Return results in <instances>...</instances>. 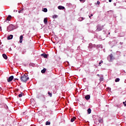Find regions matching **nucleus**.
Segmentation results:
<instances>
[{"instance_id":"nucleus-10","label":"nucleus","mask_w":126,"mask_h":126,"mask_svg":"<svg viewBox=\"0 0 126 126\" xmlns=\"http://www.w3.org/2000/svg\"><path fill=\"white\" fill-rule=\"evenodd\" d=\"M13 38V35H10V36H7L8 40H11Z\"/></svg>"},{"instance_id":"nucleus-19","label":"nucleus","mask_w":126,"mask_h":126,"mask_svg":"<svg viewBox=\"0 0 126 126\" xmlns=\"http://www.w3.org/2000/svg\"><path fill=\"white\" fill-rule=\"evenodd\" d=\"M52 18L55 19V18H58V15H54L53 16Z\"/></svg>"},{"instance_id":"nucleus-20","label":"nucleus","mask_w":126,"mask_h":126,"mask_svg":"<svg viewBox=\"0 0 126 126\" xmlns=\"http://www.w3.org/2000/svg\"><path fill=\"white\" fill-rule=\"evenodd\" d=\"M120 81V78H117L115 79V82H119Z\"/></svg>"},{"instance_id":"nucleus-1","label":"nucleus","mask_w":126,"mask_h":126,"mask_svg":"<svg viewBox=\"0 0 126 126\" xmlns=\"http://www.w3.org/2000/svg\"><path fill=\"white\" fill-rule=\"evenodd\" d=\"M20 79L22 82H26V81L29 79V77H27L26 75L24 74L21 76Z\"/></svg>"},{"instance_id":"nucleus-11","label":"nucleus","mask_w":126,"mask_h":126,"mask_svg":"<svg viewBox=\"0 0 126 126\" xmlns=\"http://www.w3.org/2000/svg\"><path fill=\"white\" fill-rule=\"evenodd\" d=\"M11 19V15H9L6 19V20L7 21L8 20V21H10V19Z\"/></svg>"},{"instance_id":"nucleus-26","label":"nucleus","mask_w":126,"mask_h":126,"mask_svg":"<svg viewBox=\"0 0 126 126\" xmlns=\"http://www.w3.org/2000/svg\"><path fill=\"white\" fill-rule=\"evenodd\" d=\"M80 2H85L86 0H79Z\"/></svg>"},{"instance_id":"nucleus-16","label":"nucleus","mask_w":126,"mask_h":126,"mask_svg":"<svg viewBox=\"0 0 126 126\" xmlns=\"http://www.w3.org/2000/svg\"><path fill=\"white\" fill-rule=\"evenodd\" d=\"M23 95H24V94H23V93H21V94H19L18 96L20 98V97H22V96H23Z\"/></svg>"},{"instance_id":"nucleus-14","label":"nucleus","mask_w":126,"mask_h":126,"mask_svg":"<svg viewBox=\"0 0 126 126\" xmlns=\"http://www.w3.org/2000/svg\"><path fill=\"white\" fill-rule=\"evenodd\" d=\"M46 68H44L42 70H41V73H45L46 72Z\"/></svg>"},{"instance_id":"nucleus-2","label":"nucleus","mask_w":126,"mask_h":126,"mask_svg":"<svg viewBox=\"0 0 126 126\" xmlns=\"http://www.w3.org/2000/svg\"><path fill=\"white\" fill-rule=\"evenodd\" d=\"M104 27V26H100V25H97L96 26V31L97 32H99V31H102L103 30V28Z\"/></svg>"},{"instance_id":"nucleus-6","label":"nucleus","mask_w":126,"mask_h":126,"mask_svg":"<svg viewBox=\"0 0 126 126\" xmlns=\"http://www.w3.org/2000/svg\"><path fill=\"white\" fill-rule=\"evenodd\" d=\"M58 9L60 10L64 9V7L63 6L60 5L58 6Z\"/></svg>"},{"instance_id":"nucleus-31","label":"nucleus","mask_w":126,"mask_h":126,"mask_svg":"<svg viewBox=\"0 0 126 126\" xmlns=\"http://www.w3.org/2000/svg\"><path fill=\"white\" fill-rule=\"evenodd\" d=\"M15 80H18V79H17V78L14 79V81H15Z\"/></svg>"},{"instance_id":"nucleus-29","label":"nucleus","mask_w":126,"mask_h":126,"mask_svg":"<svg viewBox=\"0 0 126 126\" xmlns=\"http://www.w3.org/2000/svg\"><path fill=\"white\" fill-rule=\"evenodd\" d=\"M123 104H124V106H126V100L125 102H123Z\"/></svg>"},{"instance_id":"nucleus-3","label":"nucleus","mask_w":126,"mask_h":126,"mask_svg":"<svg viewBox=\"0 0 126 126\" xmlns=\"http://www.w3.org/2000/svg\"><path fill=\"white\" fill-rule=\"evenodd\" d=\"M12 30H13V28L11 25L8 26L7 28V31H8V32H10V31H12Z\"/></svg>"},{"instance_id":"nucleus-36","label":"nucleus","mask_w":126,"mask_h":126,"mask_svg":"<svg viewBox=\"0 0 126 126\" xmlns=\"http://www.w3.org/2000/svg\"><path fill=\"white\" fill-rule=\"evenodd\" d=\"M90 18H91V16H89Z\"/></svg>"},{"instance_id":"nucleus-32","label":"nucleus","mask_w":126,"mask_h":126,"mask_svg":"<svg viewBox=\"0 0 126 126\" xmlns=\"http://www.w3.org/2000/svg\"><path fill=\"white\" fill-rule=\"evenodd\" d=\"M109 2H112V0H109Z\"/></svg>"},{"instance_id":"nucleus-12","label":"nucleus","mask_w":126,"mask_h":126,"mask_svg":"<svg viewBox=\"0 0 126 126\" xmlns=\"http://www.w3.org/2000/svg\"><path fill=\"white\" fill-rule=\"evenodd\" d=\"M2 57L5 60H7V56H6L5 54H2Z\"/></svg>"},{"instance_id":"nucleus-4","label":"nucleus","mask_w":126,"mask_h":126,"mask_svg":"<svg viewBox=\"0 0 126 126\" xmlns=\"http://www.w3.org/2000/svg\"><path fill=\"white\" fill-rule=\"evenodd\" d=\"M14 77L13 76H10L7 79V82H10L11 81H12L13 80Z\"/></svg>"},{"instance_id":"nucleus-34","label":"nucleus","mask_w":126,"mask_h":126,"mask_svg":"<svg viewBox=\"0 0 126 126\" xmlns=\"http://www.w3.org/2000/svg\"><path fill=\"white\" fill-rule=\"evenodd\" d=\"M91 16H93V14H91Z\"/></svg>"},{"instance_id":"nucleus-24","label":"nucleus","mask_w":126,"mask_h":126,"mask_svg":"<svg viewBox=\"0 0 126 126\" xmlns=\"http://www.w3.org/2000/svg\"><path fill=\"white\" fill-rule=\"evenodd\" d=\"M113 54H111L110 55V61H112L113 60Z\"/></svg>"},{"instance_id":"nucleus-23","label":"nucleus","mask_w":126,"mask_h":126,"mask_svg":"<svg viewBox=\"0 0 126 126\" xmlns=\"http://www.w3.org/2000/svg\"><path fill=\"white\" fill-rule=\"evenodd\" d=\"M19 13H22L23 12V9L18 11Z\"/></svg>"},{"instance_id":"nucleus-22","label":"nucleus","mask_w":126,"mask_h":126,"mask_svg":"<svg viewBox=\"0 0 126 126\" xmlns=\"http://www.w3.org/2000/svg\"><path fill=\"white\" fill-rule=\"evenodd\" d=\"M26 49H24V50L23 51L22 54H23V55H24V54H26Z\"/></svg>"},{"instance_id":"nucleus-35","label":"nucleus","mask_w":126,"mask_h":126,"mask_svg":"<svg viewBox=\"0 0 126 126\" xmlns=\"http://www.w3.org/2000/svg\"><path fill=\"white\" fill-rule=\"evenodd\" d=\"M97 76H100V75H99V74H97Z\"/></svg>"},{"instance_id":"nucleus-18","label":"nucleus","mask_w":126,"mask_h":126,"mask_svg":"<svg viewBox=\"0 0 126 126\" xmlns=\"http://www.w3.org/2000/svg\"><path fill=\"white\" fill-rule=\"evenodd\" d=\"M43 11H44V12H47V11H48V9L46 8H44Z\"/></svg>"},{"instance_id":"nucleus-9","label":"nucleus","mask_w":126,"mask_h":126,"mask_svg":"<svg viewBox=\"0 0 126 126\" xmlns=\"http://www.w3.org/2000/svg\"><path fill=\"white\" fill-rule=\"evenodd\" d=\"M86 100H89L90 99V95L88 94L86 96H85Z\"/></svg>"},{"instance_id":"nucleus-30","label":"nucleus","mask_w":126,"mask_h":126,"mask_svg":"<svg viewBox=\"0 0 126 126\" xmlns=\"http://www.w3.org/2000/svg\"><path fill=\"white\" fill-rule=\"evenodd\" d=\"M42 86H45V83H42Z\"/></svg>"},{"instance_id":"nucleus-17","label":"nucleus","mask_w":126,"mask_h":126,"mask_svg":"<svg viewBox=\"0 0 126 126\" xmlns=\"http://www.w3.org/2000/svg\"><path fill=\"white\" fill-rule=\"evenodd\" d=\"M46 126H50L51 125V123L47 121L45 124Z\"/></svg>"},{"instance_id":"nucleus-13","label":"nucleus","mask_w":126,"mask_h":126,"mask_svg":"<svg viewBox=\"0 0 126 126\" xmlns=\"http://www.w3.org/2000/svg\"><path fill=\"white\" fill-rule=\"evenodd\" d=\"M75 120H76V117H73L72 118H71V123H73L74 121H75Z\"/></svg>"},{"instance_id":"nucleus-33","label":"nucleus","mask_w":126,"mask_h":126,"mask_svg":"<svg viewBox=\"0 0 126 126\" xmlns=\"http://www.w3.org/2000/svg\"><path fill=\"white\" fill-rule=\"evenodd\" d=\"M0 31H1V27H0Z\"/></svg>"},{"instance_id":"nucleus-37","label":"nucleus","mask_w":126,"mask_h":126,"mask_svg":"<svg viewBox=\"0 0 126 126\" xmlns=\"http://www.w3.org/2000/svg\"><path fill=\"white\" fill-rule=\"evenodd\" d=\"M109 35H110V32H109Z\"/></svg>"},{"instance_id":"nucleus-7","label":"nucleus","mask_w":126,"mask_h":126,"mask_svg":"<svg viewBox=\"0 0 126 126\" xmlns=\"http://www.w3.org/2000/svg\"><path fill=\"white\" fill-rule=\"evenodd\" d=\"M43 22L44 24H48V19L47 18H44Z\"/></svg>"},{"instance_id":"nucleus-15","label":"nucleus","mask_w":126,"mask_h":126,"mask_svg":"<svg viewBox=\"0 0 126 126\" xmlns=\"http://www.w3.org/2000/svg\"><path fill=\"white\" fill-rule=\"evenodd\" d=\"M87 112H88V114H91V108H89L87 110Z\"/></svg>"},{"instance_id":"nucleus-27","label":"nucleus","mask_w":126,"mask_h":126,"mask_svg":"<svg viewBox=\"0 0 126 126\" xmlns=\"http://www.w3.org/2000/svg\"><path fill=\"white\" fill-rule=\"evenodd\" d=\"M96 4H100V1L97 0L96 2Z\"/></svg>"},{"instance_id":"nucleus-5","label":"nucleus","mask_w":126,"mask_h":126,"mask_svg":"<svg viewBox=\"0 0 126 126\" xmlns=\"http://www.w3.org/2000/svg\"><path fill=\"white\" fill-rule=\"evenodd\" d=\"M41 57H44L45 59H47L48 58V55L45 53H43L41 54Z\"/></svg>"},{"instance_id":"nucleus-28","label":"nucleus","mask_w":126,"mask_h":126,"mask_svg":"<svg viewBox=\"0 0 126 126\" xmlns=\"http://www.w3.org/2000/svg\"><path fill=\"white\" fill-rule=\"evenodd\" d=\"M103 63V61H100L99 63V65L100 66H101V63Z\"/></svg>"},{"instance_id":"nucleus-8","label":"nucleus","mask_w":126,"mask_h":126,"mask_svg":"<svg viewBox=\"0 0 126 126\" xmlns=\"http://www.w3.org/2000/svg\"><path fill=\"white\" fill-rule=\"evenodd\" d=\"M22 41H23V35H21L20 36V43H22Z\"/></svg>"},{"instance_id":"nucleus-21","label":"nucleus","mask_w":126,"mask_h":126,"mask_svg":"<svg viewBox=\"0 0 126 126\" xmlns=\"http://www.w3.org/2000/svg\"><path fill=\"white\" fill-rule=\"evenodd\" d=\"M48 94L49 96H50V97H52V96L53 95V94H52L51 93H50V92H48Z\"/></svg>"},{"instance_id":"nucleus-25","label":"nucleus","mask_w":126,"mask_h":126,"mask_svg":"<svg viewBox=\"0 0 126 126\" xmlns=\"http://www.w3.org/2000/svg\"><path fill=\"white\" fill-rule=\"evenodd\" d=\"M99 80H100V81H103V77H100V79H99Z\"/></svg>"}]
</instances>
